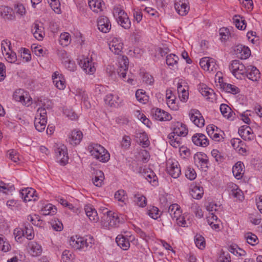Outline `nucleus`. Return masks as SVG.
Here are the masks:
<instances>
[{
	"instance_id": "nucleus-5",
	"label": "nucleus",
	"mask_w": 262,
	"mask_h": 262,
	"mask_svg": "<svg viewBox=\"0 0 262 262\" xmlns=\"http://www.w3.org/2000/svg\"><path fill=\"white\" fill-rule=\"evenodd\" d=\"M229 68L232 74L237 79H242L247 73L246 67L239 60H233L231 61Z\"/></svg>"
},
{
	"instance_id": "nucleus-62",
	"label": "nucleus",
	"mask_w": 262,
	"mask_h": 262,
	"mask_svg": "<svg viewBox=\"0 0 262 262\" xmlns=\"http://www.w3.org/2000/svg\"><path fill=\"white\" fill-rule=\"evenodd\" d=\"M217 262H231L230 255L228 251H221Z\"/></svg>"
},
{
	"instance_id": "nucleus-48",
	"label": "nucleus",
	"mask_w": 262,
	"mask_h": 262,
	"mask_svg": "<svg viewBox=\"0 0 262 262\" xmlns=\"http://www.w3.org/2000/svg\"><path fill=\"white\" fill-rule=\"evenodd\" d=\"M221 85L223 90L227 93L236 94L239 91V89L237 86L231 84L224 83L221 84Z\"/></svg>"
},
{
	"instance_id": "nucleus-61",
	"label": "nucleus",
	"mask_w": 262,
	"mask_h": 262,
	"mask_svg": "<svg viewBox=\"0 0 262 262\" xmlns=\"http://www.w3.org/2000/svg\"><path fill=\"white\" fill-rule=\"evenodd\" d=\"M1 47L3 55H4L5 53L12 50L11 43L10 40L7 39L2 40L1 43Z\"/></svg>"
},
{
	"instance_id": "nucleus-32",
	"label": "nucleus",
	"mask_w": 262,
	"mask_h": 262,
	"mask_svg": "<svg viewBox=\"0 0 262 262\" xmlns=\"http://www.w3.org/2000/svg\"><path fill=\"white\" fill-rule=\"evenodd\" d=\"M104 175L102 171L97 170L94 173L93 183L97 187H100L104 184Z\"/></svg>"
},
{
	"instance_id": "nucleus-37",
	"label": "nucleus",
	"mask_w": 262,
	"mask_h": 262,
	"mask_svg": "<svg viewBox=\"0 0 262 262\" xmlns=\"http://www.w3.org/2000/svg\"><path fill=\"white\" fill-rule=\"evenodd\" d=\"M116 242L118 246L123 250H127L130 247L128 239L122 235H118L116 238Z\"/></svg>"
},
{
	"instance_id": "nucleus-10",
	"label": "nucleus",
	"mask_w": 262,
	"mask_h": 262,
	"mask_svg": "<svg viewBox=\"0 0 262 262\" xmlns=\"http://www.w3.org/2000/svg\"><path fill=\"white\" fill-rule=\"evenodd\" d=\"M54 150L57 160L61 164L65 165L69 159L66 146L64 145H57L55 147Z\"/></svg>"
},
{
	"instance_id": "nucleus-29",
	"label": "nucleus",
	"mask_w": 262,
	"mask_h": 262,
	"mask_svg": "<svg viewBox=\"0 0 262 262\" xmlns=\"http://www.w3.org/2000/svg\"><path fill=\"white\" fill-rule=\"evenodd\" d=\"M199 91L201 94L209 101L213 102L216 100V94L212 89L205 85L201 88Z\"/></svg>"
},
{
	"instance_id": "nucleus-52",
	"label": "nucleus",
	"mask_w": 262,
	"mask_h": 262,
	"mask_svg": "<svg viewBox=\"0 0 262 262\" xmlns=\"http://www.w3.org/2000/svg\"><path fill=\"white\" fill-rule=\"evenodd\" d=\"M11 249V246L8 241L2 235H0V250L7 252Z\"/></svg>"
},
{
	"instance_id": "nucleus-49",
	"label": "nucleus",
	"mask_w": 262,
	"mask_h": 262,
	"mask_svg": "<svg viewBox=\"0 0 262 262\" xmlns=\"http://www.w3.org/2000/svg\"><path fill=\"white\" fill-rule=\"evenodd\" d=\"M71 41V35L68 32L61 33L59 37V43L62 46H67Z\"/></svg>"
},
{
	"instance_id": "nucleus-24",
	"label": "nucleus",
	"mask_w": 262,
	"mask_h": 262,
	"mask_svg": "<svg viewBox=\"0 0 262 262\" xmlns=\"http://www.w3.org/2000/svg\"><path fill=\"white\" fill-rule=\"evenodd\" d=\"M53 82L55 86L59 90H63L66 88L65 80L59 72H55L52 76Z\"/></svg>"
},
{
	"instance_id": "nucleus-47",
	"label": "nucleus",
	"mask_w": 262,
	"mask_h": 262,
	"mask_svg": "<svg viewBox=\"0 0 262 262\" xmlns=\"http://www.w3.org/2000/svg\"><path fill=\"white\" fill-rule=\"evenodd\" d=\"M161 212L159 208L155 206H150L148 207V216L154 220H157L160 217Z\"/></svg>"
},
{
	"instance_id": "nucleus-26",
	"label": "nucleus",
	"mask_w": 262,
	"mask_h": 262,
	"mask_svg": "<svg viewBox=\"0 0 262 262\" xmlns=\"http://www.w3.org/2000/svg\"><path fill=\"white\" fill-rule=\"evenodd\" d=\"M247 70V73L246 76L249 79L253 81H257L259 80L260 77V72L255 67L252 66H248Z\"/></svg>"
},
{
	"instance_id": "nucleus-15",
	"label": "nucleus",
	"mask_w": 262,
	"mask_h": 262,
	"mask_svg": "<svg viewBox=\"0 0 262 262\" xmlns=\"http://www.w3.org/2000/svg\"><path fill=\"white\" fill-rule=\"evenodd\" d=\"M194 162L203 171H207L208 168V159L207 156L205 154L197 153L194 156Z\"/></svg>"
},
{
	"instance_id": "nucleus-39",
	"label": "nucleus",
	"mask_w": 262,
	"mask_h": 262,
	"mask_svg": "<svg viewBox=\"0 0 262 262\" xmlns=\"http://www.w3.org/2000/svg\"><path fill=\"white\" fill-rule=\"evenodd\" d=\"M179 57L173 54H170L166 56V64L171 69H178Z\"/></svg>"
},
{
	"instance_id": "nucleus-41",
	"label": "nucleus",
	"mask_w": 262,
	"mask_h": 262,
	"mask_svg": "<svg viewBox=\"0 0 262 262\" xmlns=\"http://www.w3.org/2000/svg\"><path fill=\"white\" fill-rule=\"evenodd\" d=\"M102 0H89L88 4L91 9L94 12L98 13L102 10Z\"/></svg>"
},
{
	"instance_id": "nucleus-21",
	"label": "nucleus",
	"mask_w": 262,
	"mask_h": 262,
	"mask_svg": "<svg viewBox=\"0 0 262 262\" xmlns=\"http://www.w3.org/2000/svg\"><path fill=\"white\" fill-rule=\"evenodd\" d=\"M104 101L106 104L114 107L119 106L122 102V100L118 95L112 94L106 95Z\"/></svg>"
},
{
	"instance_id": "nucleus-34",
	"label": "nucleus",
	"mask_w": 262,
	"mask_h": 262,
	"mask_svg": "<svg viewBox=\"0 0 262 262\" xmlns=\"http://www.w3.org/2000/svg\"><path fill=\"white\" fill-rule=\"evenodd\" d=\"M217 127L214 125H209L207 127V132L210 137L215 141H220L222 139V136L217 133Z\"/></svg>"
},
{
	"instance_id": "nucleus-45",
	"label": "nucleus",
	"mask_w": 262,
	"mask_h": 262,
	"mask_svg": "<svg viewBox=\"0 0 262 262\" xmlns=\"http://www.w3.org/2000/svg\"><path fill=\"white\" fill-rule=\"evenodd\" d=\"M148 183L153 187H157L159 184L158 177L150 168H148Z\"/></svg>"
},
{
	"instance_id": "nucleus-2",
	"label": "nucleus",
	"mask_w": 262,
	"mask_h": 262,
	"mask_svg": "<svg viewBox=\"0 0 262 262\" xmlns=\"http://www.w3.org/2000/svg\"><path fill=\"white\" fill-rule=\"evenodd\" d=\"M94 239L92 236L86 237L72 236L69 240L70 245L75 249L87 250L92 247L94 244Z\"/></svg>"
},
{
	"instance_id": "nucleus-60",
	"label": "nucleus",
	"mask_w": 262,
	"mask_h": 262,
	"mask_svg": "<svg viewBox=\"0 0 262 262\" xmlns=\"http://www.w3.org/2000/svg\"><path fill=\"white\" fill-rule=\"evenodd\" d=\"M64 67L70 71L74 72L76 70L77 66L74 61L67 59L63 61Z\"/></svg>"
},
{
	"instance_id": "nucleus-43",
	"label": "nucleus",
	"mask_w": 262,
	"mask_h": 262,
	"mask_svg": "<svg viewBox=\"0 0 262 262\" xmlns=\"http://www.w3.org/2000/svg\"><path fill=\"white\" fill-rule=\"evenodd\" d=\"M170 144L174 148L180 147L182 144L181 138L180 136H176L173 133L168 135Z\"/></svg>"
},
{
	"instance_id": "nucleus-35",
	"label": "nucleus",
	"mask_w": 262,
	"mask_h": 262,
	"mask_svg": "<svg viewBox=\"0 0 262 262\" xmlns=\"http://www.w3.org/2000/svg\"><path fill=\"white\" fill-rule=\"evenodd\" d=\"M244 164L241 162H237L232 168V173L234 176L238 180L241 179L244 174Z\"/></svg>"
},
{
	"instance_id": "nucleus-33",
	"label": "nucleus",
	"mask_w": 262,
	"mask_h": 262,
	"mask_svg": "<svg viewBox=\"0 0 262 262\" xmlns=\"http://www.w3.org/2000/svg\"><path fill=\"white\" fill-rule=\"evenodd\" d=\"M220 110L221 114L225 118L230 120H233L235 114L228 105L222 103L220 105Z\"/></svg>"
},
{
	"instance_id": "nucleus-11",
	"label": "nucleus",
	"mask_w": 262,
	"mask_h": 262,
	"mask_svg": "<svg viewBox=\"0 0 262 262\" xmlns=\"http://www.w3.org/2000/svg\"><path fill=\"white\" fill-rule=\"evenodd\" d=\"M79 65L82 70L87 74L92 75L96 71L94 63L92 60V58L82 57L78 62Z\"/></svg>"
},
{
	"instance_id": "nucleus-38",
	"label": "nucleus",
	"mask_w": 262,
	"mask_h": 262,
	"mask_svg": "<svg viewBox=\"0 0 262 262\" xmlns=\"http://www.w3.org/2000/svg\"><path fill=\"white\" fill-rule=\"evenodd\" d=\"M204 193L203 188L200 186L191 185L190 187V194L195 199H200Z\"/></svg>"
},
{
	"instance_id": "nucleus-55",
	"label": "nucleus",
	"mask_w": 262,
	"mask_h": 262,
	"mask_svg": "<svg viewBox=\"0 0 262 262\" xmlns=\"http://www.w3.org/2000/svg\"><path fill=\"white\" fill-rule=\"evenodd\" d=\"M6 205L11 210H18L20 209L21 203L20 201L15 200H10L7 202Z\"/></svg>"
},
{
	"instance_id": "nucleus-54",
	"label": "nucleus",
	"mask_w": 262,
	"mask_h": 262,
	"mask_svg": "<svg viewBox=\"0 0 262 262\" xmlns=\"http://www.w3.org/2000/svg\"><path fill=\"white\" fill-rule=\"evenodd\" d=\"M24 236L29 240L32 239L34 237V233L32 227L29 224H25Z\"/></svg>"
},
{
	"instance_id": "nucleus-16",
	"label": "nucleus",
	"mask_w": 262,
	"mask_h": 262,
	"mask_svg": "<svg viewBox=\"0 0 262 262\" xmlns=\"http://www.w3.org/2000/svg\"><path fill=\"white\" fill-rule=\"evenodd\" d=\"M97 27L100 31L106 33L110 31L112 26L107 17L101 16L97 19Z\"/></svg>"
},
{
	"instance_id": "nucleus-8",
	"label": "nucleus",
	"mask_w": 262,
	"mask_h": 262,
	"mask_svg": "<svg viewBox=\"0 0 262 262\" xmlns=\"http://www.w3.org/2000/svg\"><path fill=\"white\" fill-rule=\"evenodd\" d=\"M14 99L21 102L23 105L29 106L32 103V98L27 92L23 89L16 90L13 95Z\"/></svg>"
},
{
	"instance_id": "nucleus-13",
	"label": "nucleus",
	"mask_w": 262,
	"mask_h": 262,
	"mask_svg": "<svg viewBox=\"0 0 262 262\" xmlns=\"http://www.w3.org/2000/svg\"><path fill=\"white\" fill-rule=\"evenodd\" d=\"M36 191L32 188L22 189L20 191L21 198L25 202L36 201L38 199V196L36 194Z\"/></svg>"
},
{
	"instance_id": "nucleus-40",
	"label": "nucleus",
	"mask_w": 262,
	"mask_h": 262,
	"mask_svg": "<svg viewBox=\"0 0 262 262\" xmlns=\"http://www.w3.org/2000/svg\"><path fill=\"white\" fill-rule=\"evenodd\" d=\"M27 220L33 225L40 228L43 227L45 225V222L40 219L39 215L35 214L29 215Z\"/></svg>"
},
{
	"instance_id": "nucleus-23",
	"label": "nucleus",
	"mask_w": 262,
	"mask_h": 262,
	"mask_svg": "<svg viewBox=\"0 0 262 262\" xmlns=\"http://www.w3.org/2000/svg\"><path fill=\"white\" fill-rule=\"evenodd\" d=\"M241 138L246 141H251L254 139L252 129L248 126H243L238 129Z\"/></svg>"
},
{
	"instance_id": "nucleus-12",
	"label": "nucleus",
	"mask_w": 262,
	"mask_h": 262,
	"mask_svg": "<svg viewBox=\"0 0 262 262\" xmlns=\"http://www.w3.org/2000/svg\"><path fill=\"white\" fill-rule=\"evenodd\" d=\"M189 116L191 121L198 127H202L204 126L205 120L199 111L191 109L189 112Z\"/></svg>"
},
{
	"instance_id": "nucleus-30",
	"label": "nucleus",
	"mask_w": 262,
	"mask_h": 262,
	"mask_svg": "<svg viewBox=\"0 0 262 262\" xmlns=\"http://www.w3.org/2000/svg\"><path fill=\"white\" fill-rule=\"evenodd\" d=\"M84 210L86 216L90 221L94 222H97L98 221L99 217L97 212L92 205H86L84 206Z\"/></svg>"
},
{
	"instance_id": "nucleus-28",
	"label": "nucleus",
	"mask_w": 262,
	"mask_h": 262,
	"mask_svg": "<svg viewBox=\"0 0 262 262\" xmlns=\"http://www.w3.org/2000/svg\"><path fill=\"white\" fill-rule=\"evenodd\" d=\"M193 143L197 145L206 147L209 144V141L207 137L202 134H196L192 137Z\"/></svg>"
},
{
	"instance_id": "nucleus-44",
	"label": "nucleus",
	"mask_w": 262,
	"mask_h": 262,
	"mask_svg": "<svg viewBox=\"0 0 262 262\" xmlns=\"http://www.w3.org/2000/svg\"><path fill=\"white\" fill-rule=\"evenodd\" d=\"M41 211L44 215H53L56 213L57 209L55 206L48 204L42 208Z\"/></svg>"
},
{
	"instance_id": "nucleus-4",
	"label": "nucleus",
	"mask_w": 262,
	"mask_h": 262,
	"mask_svg": "<svg viewBox=\"0 0 262 262\" xmlns=\"http://www.w3.org/2000/svg\"><path fill=\"white\" fill-rule=\"evenodd\" d=\"M47 122V111L44 107L37 109L34 119V126L37 130L43 132L46 128Z\"/></svg>"
},
{
	"instance_id": "nucleus-64",
	"label": "nucleus",
	"mask_w": 262,
	"mask_h": 262,
	"mask_svg": "<svg viewBox=\"0 0 262 262\" xmlns=\"http://www.w3.org/2000/svg\"><path fill=\"white\" fill-rule=\"evenodd\" d=\"M14 11L17 14L19 15L20 16L24 15L26 12L24 6L20 3H17L14 5Z\"/></svg>"
},
{
	"instance_id": "nucleus-14",
	"label": "nucleus",
	"mask_w": 262,
	"mask_h": 262,
	"mask_svg": "<svg viewBox=\"0 0 262 262\" xmlns=\"http://www.w3.org/2000/svg\"><path fill=\"white\" fill-rule=\"evenodd\" d=\"M200 65L205 71L213 72L216 70V64L215 60L212 58L205 57L201 59Z\"/></svg>"
},
{
	"instance_id": "nucleus-9",
	"label": "nucleus",
	"mask_w": 262,
	"mask_h": 262,
	"mask_svg": "<svg viewBox=\"0 0 262 262\" xmlns=\"http://www.w3.org/2000/svg\"><path fill=\"white\" fill-rule=\"evenodd\" d=\"M152 118L157 121H166L171 120L172 117L167 112L157 107L153 108L150 112Z\"/></svg>"
},
{
	"instance_id": "nucleus-3",
	"label": "nucleus",
	"mask_w": 262,
	"mask_h": 262,
	"mask_svg": "<svg viewBox=\"0 0 262 262\" xmlns=\"http://www.w3.org/2000/svg\"><path fill=\"white\" fill-rule=\"evenodd\" d=\"M88 150L93 158L101 162L106 163L110 159L108 151L100 144L92 143L89 145Z\"/></svg>"
},
{
	"instance_id": "nucleus-63",
	"label": "nucleus",
	"mask_w": 262,
	"mask_h": 262,
	"mask_svg": "<svg viewBox=\"0 0 262 262\" xmlns=\"http://www.w3.org/2000/svg\"><path fill=\"white\" fill-rule=\"evenodd\" d=\"M121 147L126 150L129 148L131 145V139L129 136L125 135L123 137L120 142Z\"/></svg>"
},
{
	"instance_id": "nucleus-7",
	"label": "nucleus",
	"mask_w": 262,
	"mask_h": 262,
	"mask_svg": "<svg viewBox=\"0 0 262 262\" xmlns=\"http://www.w3.org/2000/svg\"><path fill=\"white\" fill-rule=\"evenodd\" d=\"M166 171L172 178L176 179L181 173L179 163L175 160L168 159L166 162Z\"/></svg>"
},
{
	"instance_id": "nucleus-42",
	"label": "nucleus",
	"mask_w": 262,
	"mask_h": 262,
	"mask_svg": "<svg viewBox=\"0 0 262 262\" xmlns=\"http://www.w3.org/2000/svg\"><path fill=\"white\" fill-rule=\"evenodd\" d=\"M136 142L142 147L145 148L147 147V136L146 133L139 132L136 133Z\"/></svg>"
},
{
	"instance_id": "nucleus-46",
	"label": "nucleus",
	"mask_w": 262,
	"mask_h": 262,
	"mask_svg": "<svg viewBox=\"0 0 262 262\" xmlns=\"http://www.w3.org/2000/svg\"><path fill=\"white\" fill-rule=\"evenodd\" d=\"M235 25L239 30H244L246 27L245 20L239 15H235L233 18Z\"/></svg>"
},
{
	"instance_id": "nucleus-1",
	"label": "nucleus",
	"mask_w": 262,
	"mask_h": 262,
	"mask_svg": "<svg viewBox=\"0 0 262 262\" xmlns=\"http://www.w3.org/2000/svg\"><path fill=\"white\" fill-rule=\"evenodd\" d=\"M101 218V225L106 229L116 227L120 224L124 223L126 217L121 214H118L105 209Z\"/></svg>"
},
{
	"instance_id": "nucleus-19",
	"label": "nucleus",
	"mask_w": 262,
	"mask_h": 262,
	"mask_svg": "<svg viewBox=\"0 0 262 262\" xmlns=\"http://www.w3.org/2000/svg\"><path fill=\"white\" fill-rule=\"evenodd\" d=\"M234 51L237 57L241 59H246L251 55V51L247 47L242 45H238L234 48Z\"/></svg>"
},
{
	"instance_id": "nucleus-6",
	"label": "nucleus",
	"mask_w": 262,
	"mask_h": 262,
	"mask_svg": "<svg viewBox=\"0 0 262 262\" xmlns=\"http://www.w3.org/2000/svg\"><path fill=\"white\" fill-rule=\"evenodd\" d=\"M114 16L118 24L125 29H129L131 26V21L127 14L122 9L117 8L114 10Z\"/></svg>"
},
{
	"instance_id": "nucleus-25",
	"label": "nucleus",
	"mask_w": 262,
	"mask_h": 262,
	"mask_svg": "<svg viewBox=\"0 0 262 262\" xmlns=\"http://www.w3.org/2000/svg\"><path fill=\"white\" fill-rule=\"evenodd\" d=\"M123 43L118 38H114L108 43L110 50L115 54H119L123 49Z\"/></svg>"
},
{
	"instance_id": "nucleus-57",
	"label": "nucleus",
	"mask_w": 262,
	"mask_h": 262,
	"mask_svg": "<svg viewBox=\"0 0 262 262\" xmlns=\"http://www.w3.org/2000/svg\"><path fill=\"white\" fill-rule=\"evenodd\" d=\"M194 242L196 246L200 249H203L205 247V241L203 236L200 234H196L194 237Z\"/></svg>"
},
{
	"instance_id": "nucleus-56",
	"label": "nucleus",
	"mask_w": 262,
	"mask_h": 262,
	"mask_svg": "<svg viewBox=\"0 0 262 262\" xmlns=\"http://www.w3.org/2000/svg\"><path fill=\"white\" fill-rule=\"evenodd\" d=\"M136 97L137 100L143 104L146 103L147 95L145 92L143 90H138L136 92Z\"/></svg>"
},
{
	"instance_id": "nucleus-59",
	"label": "nucleus",
	"mask_w": 262,
	"mask_h": 262,
	"mask_svg": "<svg viewBox=\"0 0 262 262\" xmlns=\"http://www.w3.org/2000/svg\"><path fill=\"white\" fill-rule=\"evenodd\" d=\"M135 202L140 207H144L146 205V198L140 194L135 195Z\"/></svg>"
},
{
	"instance_id": "nucleus-18",
	"label": "nucleus",
	"mask_w": 262,
	"mask_h": 262,
	"mask_svg": "<svg viewBox=\"0 0 262 262\" xmlns=\"http://www.w3.org/2000/svg\"><path fill=\"white\" fill-rule=\"evenodd\" d=\"M27 249L29 253L33 257L40 255L42 252L41 246L35 241L28 243Z\"/></svg>"
},
{
	"instance_id": "nucleus-36",
	"label": "nucleus",
	"mask_w": 262,
	"mask_h": 262,
	"mask_svg": "<svg viewBox=\"0 0 262 262\" xmlns=\"http://www.w3.org/2000/svg\"><path fill=\"white\" fill-rule=\"evenodd\" d=\"M122 61L123 64L120 63V67L118 70L119 75L124 80H125L126 76V71L128 70V60L126 56H122Z\"/></svg>"
},
{
	"instance_id": "nucleus-27",
	"label": "nucleus",
	"mask_w": 262,
	"mask_h": 262,
	"mask_svg": "<svg viewBox=\"0 0 262 262\" xmlns=\"http://www.w3.org/2000/svg\"><path fill=\"white\" fill-rule=\"evenodd\" d=\"M171 133L178 136L185 137L188 134V129L185 124L177 122L173 124V132Z\"/></svg>"
},
{
	"instance_id": "nucleus-53",
	"label": "nucleus",
	"mask_w": 262,
	"mask_h": 262,
	"mask_svg": "<svg viewBox=\"0 0 262 262\" xmlns=\"http://www.w3.org/2000/svg\"><path fill=\"white\" fill-rule=\"evenodd\" d=\"M232 189L231 191L230 194L233 197L237 199L242 201L244 199L243 192L238 189L236 185L232 186Z\"/></svg>"
},
{
	"instance_id": "nucleus-17",
	"label": "nucleus",
	"mask_w": 262,
	"mask_h": 262,
	"mask_svg": "<svg viewBox=\"0 0 262 262\" xmlns=\"http://www.w3.org/2000/svg\"><path fill=\"white\" fill-rule=\"evenodd\" d=\"M174 7L177 12L182 16L186 15L189 10L188 0H178L175 3Z\"/></svg>"
},
{
	"instance_id": "nucleus-58",
	"label": "nucleus",
	"mask_w": 262,
	"mask_h": 262,
	"mask_svg": "<svg viewBox=\"0 0 262 262\" xmlns=\"http://www.w3.org/2000/svg\"><path fill=\"white\" fill-rule=\"evenodd\" d=\"M115 199L121 203L125 204V202L127 199V196L125 194V192L123 190H119L116 191L114 194Z\"/></svg>"
},
{
	"instance_id": "nucleus-51",
	"label": "nucleus",
	"mask_w": 262,
	"mask_h": 262,
	"mask_svg": "<svg viewBox=\"0 0 262 262\" xmlns=\"http://www.w3.org/2000/svg\"><path fill=\"white\" fill-rule=\"evenodd\" d=\"M228 251L235 255L245 256L246 252L243 249L239 248L237 245H231L228 248Z\"/></svg>"
},
{
	"instance_id": "nucleus-31",
	"label": "nucleus",
	"mask_w": 262,
	"mask_h": 262,
	"mask_svg": "<svg viewBox=\"0 0 262 262\" xmlns=\"http://www.w3.org/2000/svg\"><path fill=\"white\" fill-rule=\"evenodd\" d=\"M0 15L6 19L13 20L15 18L13 9L5 5L0 6Z\"/></svg>"
},
{
	"instance_id": "nucleus-22",
	"label": "nucleus",
	"mask_w": 262,
	"mask_h": 262,
	"mask_svg": "<svg viewBox=\"0 0 262 262\" xmlns=\"http://www.w3.org/2000/svg\"><path fill=\"white\" fill-rule=\"evenodd\" d=\"M82 138L83 134L81 131L74 129L69 136V142L71 145H76L80 143Z\"/></svg>"
},
{
	"instance_id": "nucleus-20",
	"label": "nucleus",
	"mask_w": 262,
	"mask_h": 262,
	"mask_svg": "<svg viewBox=\"0 0 262 262\" xmlns=\"http://www.w3.org/2000/svg\"><path fill=\"white\" fill-rule=\"evenodd\" d=\"M31 31L35 38L38 40H42L45 36V32L44 28L41 23L35 21L32 25Z\"/></svg>"
},
{
	"instance_id": "nucleus-50",
	"label": "nucleus",
	"mask_w": 262,
	"mask_h": 262,
	"mask_svg": "<svg viewBox=\"0 0 262 262\" xmlns=\"http://www.w3.org/2000/svg\"><path fill=\"white\" fill-rule=\"evenodd\" d=\"M4 55L8 62L11 63L19 64V62H17L16 54L12 50L5 53Z\"/></svg>"
}]
</instances>
